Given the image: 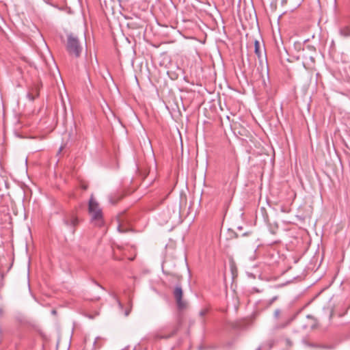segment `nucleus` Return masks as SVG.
Listing matches in <instances>:
<instances>
[{"label":"nucleus","mask_w":350,"mask_h":350,"mask_svg":"<svg viewBox=\"0 0 350 350\" xmlns=\"http://www.w3.org/2000/svg\"><path fill=\"white\" fill-rule=\"evenodd\" d=\"M88 212L91 216V222L96 226L101 228L104 226L103 215L99 204L92 196L88 202Z\"/></svg>","instance_id":"nucleus-1"},{"label":"nucleus","mask_w":350,"mask_h":350,"mask_svg":"<svg viewBox=\"0 0 350 350\" xmlns=\"http://www.w3.org/2000/svg\"><path fill=\"white\" fill-rule=\"evenodd\" d=\"M66 50L68 54L77 58L80 57L82 52V46L78 38L73 33L67 36Z\"/></svg>","instance_id":"nucleus-2"},{"label":"nucleus","mask_w":350,"mask_h":350,"mask_svg":"<svg viewBox=\"0 0 350 350\" xmlns=\"http://www.w3.org/2000/svg\"><path fill=\"white\" fill-rule=\"evenodd\" d=\"M182 323H183L182 317H178L174 323L166 325L161 329V332L169 331V332L167 334H157V337L158 338H163V339H167L171 337H173L174 335L176 334V333L180 329V328L182 325Z\"/></svg>","instance_id":"nucleus-3"},{"label":"nucleus","mask_w":350,"mask_h":350,"mask_svg":"<svg viewBox=\"0 0 350 350\" xmlns=\"http://www.w3.org/2000/svg\"><path fill=\"white\" fill-rule=\"evenodd\" d=\"M62 222L69 229L70 232L74 234L79 224V219L74 212H68L64 214Z\"/></svg>","instance_id":"nucleus-4"},{"label":"nucleus","mask_w":350,"mask_h":350,"mask_svg":"<svg viewBox=\"0 0 350 350\" xmlns=\"http://www.w3.org/2000/svg\"><path fill=\"white\" fill-rule=\"evenodd\" d=\"M173 295L176 300L177 308L178 310H183L187 308V303L186 301L183 299V291L181 286V284H177L174 291Z\"/></svg>","instance_id":"nucleus-5"},{"label":"nucleus","mask_w":350,"mask_h":350,"mask_svg":"<svg viewBox=\"0 0 350 350\" xmlns=\"http://www.w3.org/2000/svg\"><path fill=\"white\" fill-rule=\"evenodd\" d=\"M162 270L163 273L168 275L171 278V279L169 280L171 282H174L176 284H180L181 280H183V276L180 275L178 273H177L176 271H170L168 269V262H165L162 265Z\"/></svg>","instance_id":"nucleus-6"},{"label":"nucleus","mask_w":350,"mask_h":350,"mask_svg":"<svg viewBox=\"0 0 350 350\" xmlns=\"http://www.w3.org/2000/svg\"><path fill=\"white\" fill-rule=\"evenodd\" d=\"M40 88V87L39 84H33V85L29 89L27 94V97L29 100L33 101L36 98L39 96Z\"/></svg>","instance_id":"nucleus-7"},{"label":"nucleus","mask_w":350,"mask_h":350,"mask_svg":"<svg viewBox=\"0 0 350 350\" xmlns=\"http://www.w3.org/2000/svg\"><path fill=\"white\" fill-rule=\"evenodd\" d=\"M124 196V193L122 191H116V192L110 194L109 196V202L115 205L117 204L121 199H122Z\"/></svg>","instance_id":"nucleus-8"},{"label":"nucleus","mask_w":350,"mask_h":350,"mask_svg":"<svg viewBox=\"0 0 350 350\" xmlns=\"http://www.w3.org/2000/svg\"><path fill=\"white\" fill-rule=\"evenodd\" d=\"M254 53L256 55L260 62L262 61L263 54L261 49L260 42L257 40L254 41Z\"/></svg>","instance_id":"nucleus-9"},{"label":"nucleus","mask_w":350,"mask_h":350,"mask_svg":"<svg viewBox=\"0 0 350 350\" xmlns=\"http://www.w3.org/2000/svg\"><path fill=\"white\" fill-rule=\"evenodd\" d=\"M293 317H288L284 322L278 323L274 326V329L278 330L287 327L293 321Z\"/></svg>","instance_id":"nucleus-10"},{"label":"nucleus","mask_w":350,"mask_h":350,"mask_svg":"<svg viewBox=\"0 0 350 350\" xmlns=\"http://www.w3.org/2000/svg\"><path fill=\"white\" fill-rule=\"evenodd\" d=\"M339 33L345 38L350 37V26H344L339 30Z\"/></svg>","instance_id":"nucleus-11"},{"label":"nucleus","mask_w":350,"mask_h":350,"mask_svg":"<svg viewBox=\"0 0 350 350\" xmlns=\"http://www.w3.org/2000/svg\"><path fill=\"white\" fill-rule=\"evenodd\" d=\"M167 75L172 80H176L178 78V74L174 71H167Z\"/></svg>","instance_id":"nucleus-12"},{"label":"nucleus","mask_w":350,"mask_h":350,"mask_svg":"<svg viewBox=\"0 0 350 350\" xmlns=\"http://www.w3.org/2000/svg\"><path fill=\"white\" fill-rule=\"evenodd\" d=\"M118 230L121 233H125L129 232L130 229L124 228L122 225L120 224L118 226Z\"/></svg>","instance_id":"nucleus-13"},{"label":"nucleus","mask_w":350,"mask_h":350,"mask_svg":"<svg viewBox=\"0 0 350 350\" xmlns=\"http://www.w3.org/2000/svg\"><path fill=\"white\" fill-rule=\"evenodd\" d=\"M208 312V309L207 308H202L200 312H199V315L201 317H204L205 315H206Z\"/></svg>","instance_id":"nucleus-14"},{"label":"nucleus","mask_w":350,"mask_h":350,"mask_svg":"<svg viewBox=\"0 0 350 350\" xmlns=\"http://www.w3.org/2000/svg\"><path fill=\"white\" fill-rule=\"evenodd\" d=\"M111 296L113 297V298L116 301V302L118 303L119 307L122 309L123 308V304L121 303V301H120V299H118V297L115 295V294H112Z\"/></svg>","instance_id":"nucleus-15"},{"label":"nucleus","mask_w":350,"mask_h":350,"mask_svg":"<svg viewBox=\"0 0 350 350\" xmlns=\"http://www.w3.org/2000/svg\"><path fill=\"white\" fill-rule=\"evenodd\" d=\"M281 315V310L280 309H276L273 312V316L276 319H279Z\"/></svg>","instance_id":"nucleus-16"},{"label":"nucleus","mask_w":350,"mask_h":350,"mask_svg":"<svg viewBox=\"0 0 350 350\" xmlns=\"http://www.w3.org/2000/svg\"><path fill=\"white\" fill-rule=\"evenodd\" d=\"M230 237L232 239L233 237L238 238L239 236L237 232H234L232 230H229Z\"/></svg>","instance_id":"nucleus-17"},{"label":"nucleus","mask_w":350,"mask_h":350,"mask_svg":"<svg viewBox=\"0 0 350 350\" xmlns=\"http://www.w3.org/2000/svg\"><path fill=\"white\" fill-rule=\"evenodd\" d=\"M253 292H256V293H260L262 292V291L258 289L256 287H254L252 288V289L251 290V293H253Z\"/></svg>","instance_id":"nucleus-18"},{"label":"nucleus","mask_w":350,"mask_h":350,"mask_svg":"<svg viewBox=\"0 0 350 350\" xmlns=\"http://www.w3.org/2000/svg\"><path fill=\"white\" fill-rule=\"evenodd\" d=\"M333 315H334V310H330V312H329V319L331 320L333 317Z\"/></svg>","instance_id":"nucleus-19"},{"label":"nucleus","mask_w":350,"mask_h":350,"mask_svg":"<svg viewBox=\"0 0 350 350\" xmlns=\"http://www.w3.org/2000/svg\"><path fill=\"white\" fill-rule=\"evenodd\" d=\"M93 282L96 284L97 286H98L99 287H100L102 289H105L104 287L103 286H101L100 284H99L95 280H92Z\"/></svg>","instance_id":"nucleus-20"},{"label":"nucleus","mask_w":350,"mask_h":350,"mask_svg":"<svg viewBox=\"0 0 350 350\" xmlns=\"http://www.w3.org/2000/svg\"><path fill=\"white\" fill-rule=\"evenodd\" d=\"M273 303V301H272L271 299H269L267 303V306H270Z\"/></svg>","instance_id":"nucleus-21"},{"label":"nucleus","mask_w":350,"mask_h":350,"mask_svg":"<svg viewBox=\"0 0 350 350\" xmlns=\"http://www.w3.org/2000/svg\"><path fill=\"white\" fill-rule=\"evenodd\" d=\"M278 299V296H274L273 297L271 298V300L272 301H276L277 299Z\"/></svg>","instance_id":"nucleus-22"},{"label":"nucleus","mask_w":350,"mask_h":350,"mask_svg":"<svg viewBox=\"0 0 350 350\" xmlns=\"http://www.w3.org/2000/svg\"><path fill=\"white\" fill-rule=\"evenodd\" d=\"M309 59H310V61H311L312 63H314V62H315L314 57H312V56H310V57H309Z\"/></svg>","instance_id":"nucleus-23"},{"label":"nucleus","mask_w":350,"mask_h":350,"mask_svg":"<svg viewBox=\"0 0 350 350\" xmlns=\"http://www.w3.org/2000/svg\"><path fill=\"white\" fill-rule=\"evenodd\" d=\"M129 313H130V310H126L125 311V313H124V314H125V316H128V315L129 314Z\"/></svg>","instance_id":"nucleus-24"},{"label":"nucleus","mask_w":350,"mask_h":350,"mask_svg":"<svg viewBox=\"0 0 350 350\" xmlns=\"http://www.w3.org/2000/svg\"><path fill=\"white\" fill-rule=\"evenodd\" d=\"M263 51H264L265 57H266V51H265V48L264 45H263Z\"/></svg>","instance_id":"nucleus-25"},{"label":"nucleus","mask_w":350,"mask_h":350,"mask_svg":"<svg viewBox=\"0 0 350 350\" xmlns=\"http://www.w3.org/2000/svg\"><path fill=\"white\" fill-rule=\"evenodd\" d=\"M249 234V232H245L243 233L241 236H246V235H248Z\"/></svg>","instance_id":"nucleus-26"},{"label":"nucleus","mask_w":350,"mask_h":350,"mask_svg":"<svg viewBox=\"0 0 350 350\" xmlns=\"http://www.w3.org/2000/svg\"><path fill=\"white\" fill-rule=\"evenodd\" d=\"M62 149H63V146H61L59 150V153L62 150Z\"/></svg>","instance_id":"nucleus-27"},{"label":"nucleus","mask_w":350,"mask_h":350,"mask_svg":"<svg viewBox=\"0 0 350 350\" xmlns=\"http://www.w3.org/2000/svg\"><path fill=\"white\" fill-rule=\"evenodd\" d=\"M323 348H325V349H331V347H329L327 346H323Z\"/></svg>","instance_id":"nucleus-28"},{"label":"nucleus","mask_w":350,"mask_h":350,"mask_svg":"<svg viewBox=\"0 0 350 350\" xmlns=\"http://www.w3.org/2000/svg\"><path fill=\"white\" fill-rule=\"evenodd\" d=\"M3 312V310L1 308H0V314H1Z\"/></svg>","instance_id":"nucleus-29"},{"label":"nucleus","mask_w":350,"mask_h":350,"mask_svg":"<svg viewBox=\"0 0 350 350\" xmlns=\"http://www.w3.org/2000/svg\"><path fill=\"white\" fill-rule=\"evenodd\" d=\"M52 313H53V314H55V313H56L55 310H53V311H52Z\"/></svg>","instance_id":"nucleus-30"},{"label":"nucleus","mask_w":350,"mask_h":350,"mask_svg":"<svg viewBox=\"0 0 350 350\" xmlns=\"http://www.w3.org/2000/svg\"><path fill=\"white\" fill-rule=\"evenodd\" d=\"M238 229H239V230H241V229H242V227H238Z\"/></svg>","instance_id":"nucleus-31"}]
</instances>
